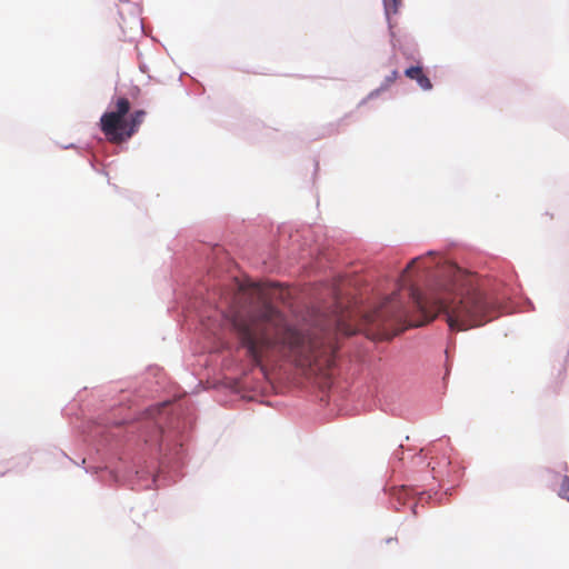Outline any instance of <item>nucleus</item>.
Masks as SVG:
<instances>
[{
  "label": "nucleus",
  "instance_id": "obj_5",
  "mask_svg": "<svg viewBox=\"0 0 569 569\" xmlns=\"http://www.w3.org/2000/svg\"><path fill=\"white\" fill-rule=\"evenodd\" d=\"M401 1L400 0H383V7L386 14L389 17L390 14H396L399 10Z\"/></svg>",
  "mask_w": 569,
  "mask_h": 569
},
{
  "label": "nucleus",
  "instance_id": "obj_7",
  "mask_svg": "<svg viewBox=\"0 0 569 569\" xmlns=\"http://www.w3.org/2000/svg\"><path fill=\"white\" fill-rule=\"evenodd\" d=\"M398 78V71L397 70H392L391 71V74L389 77H387L386 81L388 82V84L392 83L396 79Z\"/></svg>",
  "mask_w": 569,
  "mask_h": 569
},
{
  "label": "nucleus",
  "instance_id": "obj_1",
  "mask_svg": "<svg viewBox=\"0 0 569 569\" xmlns=\"http://www.w3.org/2000/svg\"><path fill=\"white\" fill-rule=\"evenodd\" d=\"M233 332L251 363L264 369L280 359L311 373L326 375L336 361L337 333L319 323H290L268 301L231 319Z\"/></svg>",
  "mask_w": 569,
  "mask_h": 569
},
{
  "label": "nucleus",
  "instance_id": "obj_6",
  "mask_svg": "<svg viewBox=\"0 0 569 569\" xmlns=\"http://www.w3.org/2000/svg\"><path fill=\"white\" fill-rule=\"evenodd\" d=\"M559 495L569 501V477L563 478Z\"/></svg>",
  "mask_w": 569,
  "mask_h": 569
},
{
  "label": "nucleus",
  "instance_id": "obj_2",
  "mask_svg": "<svg viewBox=\"0 0 569 569\" xmlns=\"http://www.w3.org/2000/svg\"><path fill=\"white\" fill-rule=\"evenodd\" d=\"M426 261V257L412 259L400 276L401 288H408V302H405L400 292L396 291L367 316L368 322L377 326L400 322L407 318L410 309L419 311L425 319L410 326H421L442 313L451 331L480 327L492 319L491 306L485 293L478 289H465L457 278L438 282L427 295H421L418 288L409 282V274L416 268L427 271L430 266Z\"/></svg>",
  "mask_w": 569,
  "mask_h": 569
},
{
  "label": "nucleus",
  "instance_id": "obj_4",
  "mask_svg": "<svg viewBox=\"0 0 569 569\" xmlns=\"http://www.w3.org/2000/svg\"><path fill=\"white\" fill-rule=\"evenodd\" d=\"M405 74L409 79L417 81L418 86L422 90H430L432 88L430 79L425 74L422 68L419 66L406 69Z\"/></svg>",
  "mask_w": 569,
  "mask_h": 569
},
{
  "label": "nucleus",
  "instance_id": "obj_3",
  "mask_svg": "<svg viewBox=\"0 0 569 569\" xmlns=\"http://www.w3.org/2000/svg\"><path fill=\"white\" fill-rule=\"evenodd\" d=\"M130 101L119 97L114 101V110L104 112L100 118V129L111 143H122L130 139L144 120L146 112L136 110L129 114Z\"/></svg>",
  "mask_w": 569,
  "mask_h": 569
}]
</instances>
